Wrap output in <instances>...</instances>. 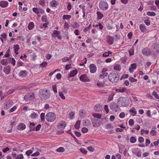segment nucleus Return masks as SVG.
<instances>
[{
    "mask_svg": "<svg viewBox=\"0 0 159 159\" xmlns=\"http://www.w3.org/2000/svg\"><path fill=\"white\" fill-rule=\"evenodd\" d=\"M147 15L150 16H154L156 14L155 12L153 11H148L147 13Z\"/></svg>",
    "mask_w": 159,
    "mask_h": 159,
    "instance_id": "obj_37",
    "label": "nucleus"
},
{
    "mask_svg": "<svg viewBox=\"0 0 159 159\" xmlns=\"http://www.w3.org/2000/svg\"><path fill=\"white\" fill-rule=\"evenodd\" d=\"M142 52V53L144 55L147 56L150 55V50L147 48H143Z\"/></svg>",
    "mask_w": 159,
    "mask_h": 159,
    "instance_id": "obj_11",
    "label": "nucleus"
},
{
    "mask_svg": "<svg viewBox=\"0 0 159 159\" xmlns=\"http://www.w3.org/2000/svg\"><path fill=\"white\" fill-rule=\"evenodd\" d=\"M93 126L96 127L99 126L100 125V122L97 120H94L92 121Z\"/></svg>",
    "mask_w": 159,
    "mask_h": 159,
    "instance_id": "obj_17",
    "label": "nucleus"
},
{
    "mask_svg": "<svg viewBox=\"0 0 159 159\" xmlns=\"http://www.w3.org/2000/svg\"><path fill=\"white\" fill-rule=\"evenodd\" d=\"M40 118L42 121H44L45 119V113H42L40 114Z\"/></svg>",
    "mask_w": 159,
    "mask_h": 159,
    "instance_id": "obj_60",
    "label": "nucleus"
},
{
    "mask_svg": "<svg viewBox=\"0 0 159 159\" xmlns=\"http://www.w3.org/2000/svg\"><path fill=\"white\" fill-rule=\"evenodd\" d=\"M129 56H131L132 55H134V48H132L129 50Z\"/></svg>",
    "mask_w": 159,
    "mask_h": 159,
    "instance_id": "obj_42",
    "label": "nucleus"
},
{
    "mask_svg": "<svg viewBox=\"0 0 159 159\" xmlns=\"http://www.w3.org/2000/svg\"><path fill=\"white\" fill-rule=\"evenodd\" d=\"M92 115L93 117L98 119H101L102 117V115L98 113H94Z\"/></svg>",
    "mask_w": 159,
    "mask_h": 159,
    "instance_id": "obj_34",
    "label": "nucleus"
},
{
    "mask_svg": "<svg viewBox=\"0 0 159 159\" xmlns=\"http://www.w3.org/2000/svg\"><path fill=\"white\" fill-rule=\"evenodd\" d=\"M139 29L142 33L147 31V29L144 24H140L139 26Z\"/></svg>",
    "mask_w": 159,
    "mask_h": 159,
    "instance_id": "obj_20",
    "label": "nucleus"
},
{
    "mask_svg": "<svg viewBox=\"0 0 159 159\" xmlns=\"http://www.w3.org/2000/svg\"><path fill=\"white\" fill-rule=\"evenodd\" d=\"M14 92H15L14 89H11L8 90V91H7L6 93V94L7 95H9L12 94Z\"/></svg>",
    "mask_w": 159,
    "mask_h": 159,
    "instance_id": "obj_50",
    "label": "nucleus"
},
{
    "mask_svg": "<svg viewBox=\"0 0 159 159\" xmlns=\"http://www.w3.org/2000/svg\"><path fill=\"white\" fill-rule=\"evenodd\" d=\"M32 152V151L31 150H29L26 151L25 152V153L26 155L28 156H29Z\"/></svg>",
    "mask_w": 159,
    "mask_h": 159,
    "instance_id": "obj_64",
    "label": "nucleus"
},
{
    "mask_svg": "<svg viewBox=\"0 0 159 159\" xmlns=\"http://www.w3.org/2000/svg\"><path fill=\"white\" fill-rule=\"evenodd\" d=\"M64 28L66 30H68L69 28V24L66 21H65V22L64 25Z\"/></svg>",
    "mask_w": 159,
    "mask_h": 159,
    "instance_id": "obj_56",
    "label": "nucleus"
},
{
    "mask_svg": "<svg viewBox=\"0 0 159 159\" xmlns=\"http://www.w3.org/2000/svg\"><path fill=\"white\" fill-rule=\"evenodd\" d=\"M58 3L55 0H52L50 2V5L51 7H56L58 5Z\"/></svg>",
    "mask_w": 159,
    "mask_h": 159,
    "instance_id": "obj_24",
    "label": "nucleus"
},
{
    "mask_svg": "<svg viewBox=\"0 0 159 159\" xmlns=\"http://www.w3.org/2000/svg\"><path fill=\"white\" fill-rule=\"evenodd\" d=\"M129 103V101L125 97H120L118 99V103L121 107H127Z\"/></svg>",
    "mask_w": 159,
    "mask_h": 159,
    "instance_id": "obj_2",
    "label": "nucleus"
},
{
    "mask_svg": "<svg viewBox=\"0 0 159 159\" xmlns=\"http://www.w3.org/2000/svg\"><path fill=\"white\" fill-rule=\"evenodd\" d=\"M48 65V62L44 61L42 64H40V66L42 68L46 67Z\"/></svg>",
    "mask_w": 159,
    "mask_h": 159,
    "instance_id": "obj_48",
    "label": "nucleus"
},
{
    "mask_svg": "<svg viewBox=\"0 0 159 159\" xmlns=\"http://www.w3.org/2000/svg\"><path fill=\"white\" fill-rule=\"evenodd\" d=\"M11 63L14 66L15 65L16 61H15V59L13 58H12L11 59Z\"/></svg>",
    "mask_w": 159,
    "mask_h": 159,
    "instance_id": "obj_63",
    "label": "nucleus"
},
{
    "mask_svg": "<svg viewBox=\"0 0 159 159\" xmlns=\"http://www.w3.org/2000/svg\"><path fill=\"white\" fill-rule=\"evenodd\" d=\"M115 93H113L110 94L107 99V101L109 102L112 101L113 100V97Z\"/></svg>",
    "mask_w": 159,
    "mask_h": 159,
    "instance_id": "obj_35",
    "label": "nucleus"
},
{
    "mask_svg": "<svg viewBox=\"0 0 159 159\" xmlns=\"http://www.w3.org/2000/svg\"><path fill=\"white\" fill-rule=\"evenodd\" d=\"M146 20H144V22L145 23L146 25L149 26L150 25V21L149 20V18L148 17H146Z\"/></svg>",
    "mask_w": 159,
    "mask_h": 159,
    "instance_id": "obj_39",
    "label": "nucleus"
},
{
    "mask_svg": "<svg viewBox=\"0 0 159 159\" xmlns=\"http://www.w3.org/2000/svg\"><path fill=\"white\" fill-rule=\"evenodd\" d=\"M42 21L46 23H48V21L47 19V16L46 15H43L41 18Z\"/></svg>",
    "mask_w": 159,
    "mask_h": 159,
    "instance_id": "obj_29",
    "label": "nucleus"
},
{
    "mask_svg": "<svg viewBox=\"0 0 159 159\" xmlns=\"http://www.w3.org/2000/svg\"><path fill=\"white\" fill-rule=\"evenodd\" d=\"M39 3L42 7H44L46 5L45 3V0H39Z\"/></svg>",
    "mask_w": 159,
    "mask_h": 159,
    "instance_id": "obj_41",
    "label": "nucleus"
},
{
    "mask_svg": "<svg viewBox=\"0 0 159 159\" xmlns=\"http://www.w3.org/2000/svg\"><path fill=\"white\" fill-rule=\"evenodd\" d=\"M126 90V88L125 87H119L115 89V91L117 93H124Z\"/></svg>",
    "mask_w": 159,
    "mask_h": 159,
    "instance_id": "obj_21",
    "label": "nucleus"
},
{
    "mask_svg": "<svg viewBox=\"0 0 159 159\" xmlns=\"http://www.w3.org/2000/svg\"><path fill=\"white\" fill-rule=\"evenodd\" d=\"M107 43L110 45L113 44L114 41V37L110 36H108L107 38Z\"/></svg>",
    "mask_w": 159,
    "mask_h": 159,
    "instance_id": "obj_12",
    "label": "nucleus"
},
{
    "mask_svg": "<svg viewBox=\"0 0 159 159\" xmlns=\"http://www.w3.org/2000/svg\"><path fill=\"white\" fill-rule=\"evenodd\" d=\"M0 63L3 65H7V60L4 59L1 60Z\"/></svg>",
    "mask_w": 159,
    "mask_h": 159,
    "instance_id": "obj_40",
    "label": "nucleus"
},
{
    "mask_svg": "<svg viewBox=\"0 0 159 159\" xmlns=\"http://www.w3.org/2000/svg\"><path fill=\"white\" fill-rule=\"evenodd\" d=\"M26 128V126L23 123H20L17 126V129L19 130H22Z\"/></svg>",
    "mask_w": 159,
    "mask_h": 159,
    "instance_id": "obj_16",
    "label": "nucleus"
},
{
    "mask_svg": "<svg viewBox=\"0 0 159 159\" xmlns=\"http://www.w3.org/2000/svg\"><path fill=\"white\" fill-rule=\"evenodd\" d=\"M107 75L108 73L107 72H102L100 74L99 77L101 78H103L107 76Z\"/></svg>",
    "mask_w": 159,
    "mask_h": 159,
    "instance_id": "obj_38",
    "label": "nucleus"
},
{
    "mask_svg": "<svg viewBox=\"0 0 159 159\" xmlns=\"http://www.w3.org/2000/svg\"><path fill=\"white\" fill-rule=\"evenodd\" d=\"M130 113H131V115L133 116H135L137 114V111L135 108L134 107H132L131 108L129 111Z\"/></svg>",
    "mask_w": 159,
    "mask_h": 159,
    "instance_id": "obj_18",
    "label": "nucleus"
},
{
    "mask_svg": "<svg viewBox=\"0 0 159 159\" xmlns=\"http://www.w3.org/2000/svg\"><path fill=\"white\" fill-rule=\"evenodd\" d=\"M11 71L10 67L9 66H7L4 67L3 68V71L7 75L9 74Z\"/></svg>",
    "mask_w": 159,
    "mask_h": 159,
    "instance_id": "obj_19",
    "label": "nucleus"
},
{
    "mask_svg": "<svg viewBox=\"0 0 159 159\" xmlns=\"http://www.w3.org/2000/svg\"><path fill=\"white\" fill-rule=\"evenodd\" d=\"M9 52H10V50L9 49L6 52V53L4 56V57H9L10 56V55L9 54Z\"/></svg>",
    "mask_w": 159,
    "mask_h": 159,
    "instance_id": "obj_62",
    "label": "nucleus"
},
{
    "mask_svg": "<svg viewBox=\"0 0 159 159\" xmlns=\"http://www.w3.org/2000/svg\"><path fill=\"white\" fill-rule=\"evenodd\" d=\"M34 98V94L33 92H31L27 93L24 97V99L26 102L31 101Z\"/></svg>",
    "mask_w": 159,
    "mask_h": 159,
    "instance_id": "obj_5",
    "label": "nucleus"
},
{
    "mask_svg": "<svg viewBox=\"0 0 159 159\" xmlns=\"http://www.w3.org/2000/svg\"><path fill=\"white\" fill-rule=\"evenodd\" d=\"M80 79L82 82H89L90 81L89 78L86 74L81 75L80 77Z\"/></svg>",
    "mask_w": 159,
    "mask_h": 159,
    "instance_id": "obj_7",
    "label": "nucleus"
},
{
    "mask_svg": "<svg viewBox=\"0 0 159 159\" xmlns=\"http://www.w3.org/2000/svg\"><path fill=\"white\" fill-rule=\"evenodd\" d=\"M152 130L150 131V134L152 136H155L156 135V132L154 130L155 129H156V127L155 126H154L152 127Z\"/></svg>",
    "mask_w": 159,
    "mask_h": 159,
    "instance_id": "obj_30",
    "label": "nucleus"
},
{
    "mask_svg": "<svg viewBox=\"0 0 159 159\" xmlns=\"http://www.w3.org/2000/svg\"><path fill=\"white\" fill-rule=\"evenodd\" d=\"M136 141V139L133 136H131L130 138V142L132 143H135Z\"/></svg>",
    "mask_w": 159,
    "mask_h": 159,
    "instance_id": "obj_51",
    "label": "nucleus"
},
{
    "mask_svg": "<svg viewBox=\"0 0 159 159\" xmlns=\"http://www.w3.org/2000/svg\"><path fill=\"white\" fill-rule=\"evenodd\" d=\"M59 95L62 99L64 100L65 99V96L61 92H59Z\"/></svg>",
    "mask_w": 159,
    "mask_h": 159,
    "instance_id": "obj_59",
    "label": "nucleus"
},
{
    "mask_svg": "<svg viewBox=\"0 0 159 159\" xmlns=\"http://www.w3.org/2000/svg\"><path fill=\"white\" fill-rule=\"evenodd\" d=\"M101 106L99 104H96L94 107V110L95 111L99 112L101 111Z\"/></svg>",
    "mask_w": 159,
    "mask_h": 159,
    "instance_id": "obj_22",
    "label": "nucleus"
},
{
    "mask_svg": "<svg viewBox=\"0 0 159 159\" xmlns=\"http://www.w3.org/2000/svg\"><path fill=\"white\" fill-rule=\"evenodd\" d=\"M97 19L98 20L101 19L103 16V14L100 11H97Z\"/></svg>",
    "mask_w": 159,
    "mask_h": 159,
    "instance_id": "obj_28",
    "label": "nucleus"
},
{
    "mask_svg": "<svg viewBox=\"0 0 159 159\" xmlns=\"http://www.w3.org/2000/svg\"><path fill=\"white\" fill-rule=\"evenodd\" d=\"M52 35L54 38L57 37V38L59 39H61V36L60 35L59 32L57 30H54V31Z\"/></svg>",
    "mask_w": 159,
    "mask_h": 159,
    "instance_id": "obj_13",
    "label": "nucleus"
},
{
    "mask_svg": "<svg viewBox=\"0 0 159 159\" xmlns=\"http://www.w3.org/2000/svg\"><path fill=\"white\" fill-rule=\"evenodd\" d=\"M152 94L154 96L155 98L157 99H159V97L157 93V92L154 91L152 93Z\"/></svg>",
    "mask_w": 159,
    "mask_h": 159,
    "instance_id": "obj_52",
    "label": "nucleus"
},
{
    "mask_svg": "<svg viewBox=\"0 0 159 159\" xmlns=\"http://www.w3.org/2000/svg\"><path fill=\"white\" fill-rule=\"evenodd\" d=\"M113 69L116 71H120L121 69V67L120 64H115L114 66Z\"/></svg>",
    "mask_w": 159,
    "mask_h": 159,
    "instance_id": "obj_23",
    "label": "nucleus"
},
{
    "mask_svg": "<svg viewBox=\"0 0 159 159\" xmlns=\"http://www.w3.org/2000/svg\"><path fill=\"white\" fill-rule=\"evenodd\" d=\"M29 117L32 119H36L39 117V114L33 111L30 115Z\"/></svg>",
    "mask_w": 159,
    "mask_h": 159,
    "instance_id": "obj_15",
    "label": "nucleus"
},
{
    "mask_svg": "<svg viewBox=\"0 0 159 159\" xmlns=\"http://www.w3.org/2000/svg\"><path fill=\"white\" fill-rule=\"evenodd\" d=\"M119 74L115 72H111L108 75V79L112 82H116L119 80Z\"/></svg>",
    "mask_w": 159,
    "mask_h": 159,
    "instance_id": "obj_3",
    "label": "nucleus"
},
{
    "mask_svg": "<svg viewBox=\"0 0 159 159\" xmlns=\"http://www.w3.org/2000/svg\"><path fill=\"white\" fill-rule=\"evenodd\" d=\"M50 95L49 91L46 89H41L39 92V97L42 100L48 99Z\"/></svg>",
    "mask_w": 159,
    "mask_h": 159,
    "instance_id": "obj_1",
    "label": "nucleus"
},
{
    "mask_svg": "<svg viewBox=\"0 0 159 159\" xmlns=\"http://www.w3.org/2000/svg\"><path fill=\"white\" fill-rule=\"evenodd\" d=\"M47 23H45L43 24H40L39 25V27L41 29H45L47 27Z\"/></svg>",
    "mask_w": 159,
    "mask_h": 159,
    "instance_id": "obj_43",
    "label": "nucleus"
},
{
    "mask_svg": "<svg viewBox=\"0 0 159 159\" xmlns=\"http://www.w3.org/2000/svg\"><path fill=\"white\" fill-rule=\"evenodd\" d=\"M63 19L64 20H68L70 19V15H64L63 16Z\"/></svg>",
    "mask_w": 159,
    "mask_h": 159,
    "instance_id": "obj_61",
    "label": "nucleus"
},
{
    "mask_svg": "<svg viewBox=\"0 0 159 159\" xmlns=\"http://www.w3.org/2000/svg\"><path fill=\"white\" fill-rule=\"evenodd\" d=\"M84 125L86 126H89L91 125V123L89 120H87L85 121Z\"/></svg>",
    "mask_w": 159,
    "mask_h": 159,
    "instance_id": "obj_44",
    "label": "nucleus"
},
{
    "mask_svg": "<svg viewBox=\"0 0 159 159\" xmlns=\"http://www.w3.org/2000/svg\"><path fill=\"white\" fill-rule=\"evenodd\" d=\"M28 73L25 70H21L20 72V75L22 77H25L27 75Z\"/></svg>",
    "mask_w": 159,
    "mask_h": 159,
    "instance_id": "obj_25",
    "label": "nucleus"
},
{
    "mask_svg": "<svg viewBox=\"0 0 159 159\" xmlns=\"http://www.w3.org/2000/svg\"><path fill=\"white\" fill-rule=\"evenodd\" d=\"M33 11L35 13L37 14H39V8L37 7H34L32 9Z\"/></svg>",
    "mask_w": 159,
    "mask_h": 159,
    "instance_id": "obj_33",
    "label": "nucleus"
},
{
    "mask_svg": "<svg viewBox=\"0 0 159 159\" xmlns=\"http://www.w3.org/2000/svg\"><path fill=\"white\" fill-rule=\"evenodd\" d=\"M13 48L14 49V52L16 54H18V51L20 49L19 46L17 44L15 45L14 46Z\"/></svg>",
    "mask_w": 159,
    "mask_h": 159,
    "instance_id": "obj_26",
    "label": "nucleus"
},
{
    "mask_svg": "<svg viewBox=\"0 0 159 159\" xmlns=\"http://www.w3.org/2000/svg\"><path fill=\"white\" fill-rule=\"evenodd\" d=\"M80 125V120H78L75 125V127L76 129H79Z\"/></svg>",
    "mask_w": 159,
    "mask_h": 159,
    "instance_id": "obj_32",
    "label": "nucleus"
},
{
    "mask_svg": "<svg viewBox=\"0 0 159 159\" xmlns=\"http://www.w3.org/2000/svg\"><path fill=\"white\" fill-rule=\"evenodd\" d=\"M65 151V149L62 147H60L56 149L57 152H63Z\"/></svg>",
    "mask_w": 159,
    "mask_h": 159,
    "instance_id": "obj_46",
    "label": "nucleus"
},
{
    "mask_svg": "<svg viewBox=\"0 0 159 159\" xmlns=\"http://www.w3.org/2000/svg\"><path fill=\"white\" fill-rule=\"evenodd\" d=\"M8 3L6 1H1L0 2V6L2 8H5L8 5Z\"/></svg>",
    "mask_w": 159,
    "mask_h": 159,
    "instance_id": "obj_14",
    "label": "nucleus"
},
{
    "mask_svg": "<svg viewBox=\"0 0 159 159\" xmlns=\"http://www.w3.org/2000/svg\"><path fill=\"white\" fill-rule=\"evenodd\" d=\"M134 120L133 119H130L129 120V124L130 126H132L133 125H134Z\"/></svg>",
    "mask_w": 159,
    "mask_h": 159,
    "instance_id": "obj_57",
    "label": "nucleus"
},
{
    "mask_svg": "<svg viewBox=\"0 0 159 159\" xmlns=\"http://www.w3.org/2000/svg\"><path fill=\"white\" fill-rule=\"evenodd\" d=\"M34 27V24L33 22H30L28 26V28L29 30H31Z\"/></svg>",
    "mask_w": 159,
    "mask_h": 159,
    "instance_id": "obj_31",
    "label": "nucleus"
},
{
    "mask_svg": "<svg viewBox=\"0 0 159 159\" xmlns=\"http://www.w3.org/2000/svg\"><path fill=\"white\" fill-rule=\"evenodd\" d=\"M110 108L113 111H117L119 109V107L116 103H113L111 104Z\"/></svg>",
    "mask_w": 159,
    "mask_h": 159,
    "instance_id": "obj_9",
    "label": "nucleus"
},
{
    "mask_svg": "<svg viewBox=\"0 0 159 159\" xmlns=\"http://www.w3.org/2000/svg\"><path fill=\"white\" fill-rule=\"evenodd\" d=\"M90 72L91 73H94L97 71V68L96 66L94 64H91L89 66Z\"/></svg>",
    "mask_w": 159,
    "mask_h": 159,
    "instance_id": "obj_10",
    "label": "nucleus"
},
{
    "mask_svg": "<svg viewBox=\"0 0 159 159\" xmlns=\"http://www.w3.org/2000/svg\"><path fill=\"white\" fill-rule=\"evenodd\" d=\"M46 119L47 121L48 122H53L56 119L55 114L53 112H49L46 116Z\"/></svg>",
    "mask_w": 159,
    "mask_h": 159,
    "instance_id": "obj_4",
    "label": "nucleus"
},
{
    "mask_svg": "<svg viewBox=\"0 0 159 159\" xmlns=\"http://www.w3.org/2000/svg\"><path fill=\"white\" fill-rule=\"evenodd\" d=\"M129 81L132 82H134L137 81V80L134 78L133 77H130L129 78Z\"/></svg>",
    "mask_w": 159,
    "mask_h": 159,
    "instance_id": "obj_53",
    "label": "nucleus"
},
{
    "mask_svg": "<svg viewBox=\"0 0 159 159\" xmlns=\"http://www.w3.org/2000/svg\"><path fill=\"white\" fill-rule=\"evenodd\" d=\"M24 157L23 155L21 154L20 155H18L16 157V159H23Z\"/></svg>",
    "mask_w": 159,
    "mask_h": 159,
    "instance_id": "obj_55",
    "label": "nucleus"
},
{
    "mask_svg": "<svg viewBox=\"0 0 159 159\" xmlns=\"http://www.w3.org/2000/svg\"><path fill=\"white\" fill-rule=\"evenodd\" d=\"M17 107L16 106H14L12 108H11L9 111V112L11 113L13 111H14L16 109Z\"/></svg>",
    "mask_w": 159,
    "mask_h": 159,
    "instance_id": "obj_54",
    "label": "nucleus"
},
{
    "mask_svg": "<svg viewBox=\"0 0 159 159\" xmlns=\"http://www.w3.org/2000/svg\"><path fill=\"white\" fill-rule=\"evenodd\" d=\"M80 115L81 118H83L85 116V112H84L83 111H81L80 113Z\"/></svg>",
    "mask_w": 159,
    "mask_h": 159,
    "instance_id": "obj_58",
    "label": "nucleus"
},
{
    "mask_svg": "<svg viewBox=\"0 0 159 159\" xmlns=\"http://www.w3.org/2000/svg\"><path fill=\"white\" fill-rule=\"evenodd\" d=\"M112 52L110 51H108L107 52H104L102 56L103 57H107L109 56L110 54H111Z\"/></svg>",
    "mask_w": 159,
    "mask_h": 159,
    "instance_id": "obj_45",
    "label": "nucleus"
},
{
    "mask_svg": "<svg viewBox=\"0 0 159 159\" xmlns=\"http://www.w3.org/2000/svg\"><path fill=\"white\" fill-rule=\"evenodd\" d=\"M77 73L78 70L76 69L70 71V77L74 76Z\"/></svg>",
    "mask_w": 159,
    "mask_h": 159,
    "instance_id": "obj_27",
    "label": "nucleus"
},
{
    "mask_svg": "<svg viewBox=\"0 0 159 159\" xmlns=\"http://www.w3.org/2000/svg\"><path fill=\"white\" fill-rule=\"evenodd\" d=\"M75 114V113L74 111L70 112V119H73L74 118Z\"/></svg>",
    "mask_w": 159,
    "mask_h": 159,
    "instance_id": "obj_49",
    "label": "nucleus"
},
{
    "mask_svg": "<svg viewBox=\"0 0 159 159\" xmlns=\"http://www.w3.org/2000/svg\"><path fill=\"white\" fill-rule=\"evenodd\" d=\"M80 150L81 152L84 154H86L87 153V151L84 148H81L80 149Z\"/></svg>",
    "mask_w": 159,
    "mask_h": 159,
    "instance_id": "obj_47",
    "label": "nucleus"
},
{
    "mask_svg": "<svg viewBox=\"0 0 159 159\" xmlns=\"http://www.w3.org/2000/svg\"><path fill=\"white\" fill-rule=\"evenodd\" d=\"M66 126V123L64 121H61L59 122L57 125L58 128L61 129H64Z\"/></svg>",
    "mask_w": 159,
    "mask_h": 159,
    "instance_id": "obj_8",
    "label": "nucleus"
},
{
    "mask_svg": "<svg viewBox=\"0 0 159 159\" xmlns=\"http://www.w3.org/2000/svg\"><path fill=\"white\" fill-rule=\"evenodd\" d=\"M98 6L99 8L103 11L106 10L109 7L107 3L104 1H101L99 2Z\"/></svg>",
    "mask_w": 159,
    "mask_h": 159,
    "instance_id": "obj_6",
    "label": "nucleus"
},
{
    "mask_svg": "<svg viewBox=\"0 0 159 159\" xmlns=\"http://www.w3.org/2000/svg\"><path fill=\"white\" fill-rule=\"evenodd\" d=\"M97 84L99 88L103 87L105 86V83L104 82H99L97 83Z\"/></svg>",
    "mask_w": 159,
    "mask_h": 159,
    "instance_id": "obj_36",
    "label": "nucleus"
}]
</instances>
